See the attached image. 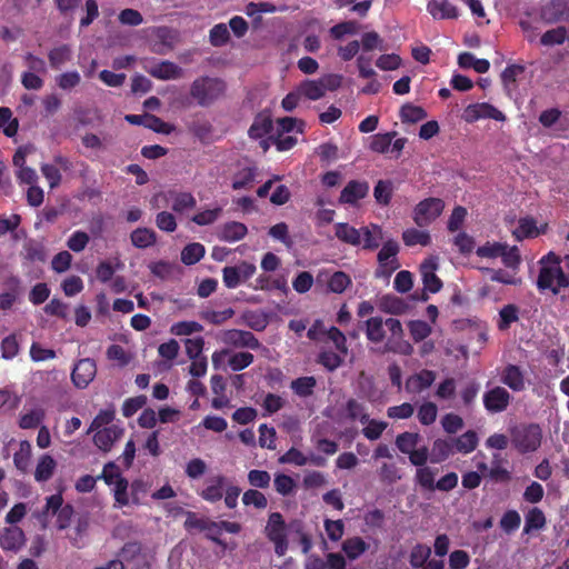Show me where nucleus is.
<instances>
[{"label":"nucleus","mask_w":569,"mask_h":569,"mask_svg":"<svg viewBox=\"0 0 569 569\" xmlns=\"http://www.w3.org/2000/svg\"><path fill=\"white\" fill-rule=\"evenodd\" d=\"M521 523V518L518 511L508 510L500 519V527L506 533L516 531Z\"/></svg>","instance_id":"obj_64"},{"label":"nucleus","mask_w":569,"mask_h":569,"mask_svg":"<svg viewBox=\"0 0 569 569\" xmlns=\"http://www.w3.org/2000/svg\"><path fill=\"white\" fill-rule=\"evenodd\" d=\"M443 209L445 201L442 199L426 198L413 208L412 220L419 228L428 227L441 216Z\"/></svg>","instance_id":"obj_5"},{"label":"nucleus","mask_w":569,"mask_h":569,"mask_svg":"<svg viewBox=\"0 0 569 569\" xmlns=\"http://www.w3.org/2000/svg\"><path fill=\"white\" fill-rule=\"evenodd\" d=\"M204 253L206 249L203 244L199 242H192L182 249L181 261L187 266H191L199 262L203 258Z\"/></svg>","instance_id":"obj_38"},{"label":"nucleus","mask_w":569,"mask_h":569,"mask_svg":"<svg viewBox=\"0 0 569 569\" xmlns=\"http://www.w3.org/2000/svg\"><path fill=\"white\" fill-rule=\"evenodd\" d=\"M569 12L567 0H549L540 8V19L548 24L563 20Z\"/></svg>","instance_id":"obj_11"},{"label":"nucleus","mask_w":569,"mask_h":569,"mask_svg":"<svg viewBox=\"0 0 569 569\" xmlns=\"http://www.w3.org/2000/svg\"><path fill=\"white\" fill-rule=\"evenodd\" d=\"M317 380L313 376L300 377L291 381L290 388L295 395L307 398L313 395Z\"/></svg>","instance_id":"obj_33"},{"label":"nucleus","mask_w":569,"mask_h":569,"mask_svg":"<svg viewBox=\"0 0 569 569\" xmlns=\"http://www.w3.org/2000/svg\"><path fill=\"white\" fill-rule=\"evenodd\" d=\"M290 528L283 516L278 512H271L268 517L267 525L264 527V535L270 542L274 546V552L278 557H283L289 548L287 538V530Z\"/></svg>","instance_id":"obj_4"},{"label":"nucleus","mask_w":569,"mask_h":569,"mask_svg":"<svg viewBox=\"0 0 569 569\" xmlns=\"http://www.w3.org/2000/svg\"><path fill=\"white\" fill-rule=\"evenodd\" d=\"M97 375V365L93 359H80L72 372L71 380L77 388L83 389L94 379Z\"/></svg>","instance_id":"obj_9"},{"label":"nucleus","mask_w":569,"mask_h":569,"mask_svg":"<svg viewBox=\"0 0 569 569\" xmlns=\"http://www.w3.org/2000/svg\"><path fill=\"white\" fill-rule=\"evenodd\" d=\"M361 244L365 250H376L383 239L382 229L376 223L361 227Z\"/></svg>","instance_id":"obj_23"},{"label":"nucleus","mask_w":569,"mask_h":569,"mask_svg":"<svg viewBox=\"0 0 569 569\" xmlns=\"http://www.w3.org/2000/svg\"><path fill=\"white\" fill-rule=\"evenodd\" d=\"M50 67L54 70H59L62 66L71 61L72 50L69 44H61L51 49L48 53Z\"/></svg>","instance_id":"obj_28"},{"label":"nucleus","mask_w":569,"mask_h":569,"mask_svg":"<svg viewBox=\"0 0 569 569\" xmlns=\"http://www.w3.org/2000/svg\"><path fill=\"white\" fill-rule=\"evenodd\" d=\"M31 458V445L27 440L19 443V450L13 455V463L16 468L22 472L27 471Z\"/></svg>","instance_id":"obj_45"},{"label":"nucleus","mask_w":569,"mask_h":569,"mask_svg":"<svg viewBox=\"0 0 569 569\" xmlns=\"http://www.w3.org/2000/svg\"><path fill=\"white\" fill-rule=\"evenodd\" d=\"M438 472V469L422 466L417 467L416 475H415V481L417 485H419L421 488L428 490V491H435V478Z\"/></svg>","instance_id":"obj_35"},{"label":"nucleus","mask_w":569,"mask_h":569,"mask_svg":"<svg viewBox=\"0 0 569 569\" xmlns=\"http://www.w3.org/2000/svg\"><path fill=\"white\" fill-rule=\"evenodd\" d=\"M210 42L213 47H222L230 39V32L224 23H218L210 30Z\"/></svg>","instance_id":"obj_62"},{"label":"nucleus","mask_w":569,"mask_h":569,"mask_svg":"<svg viewBox=\"0 0 569 569\" xmlns=\"http://www.w3.org/2000/svg\"><path fill=\"white\" fill-rule=\"evenodd\" d=\"M366 325V337L373 343H380L386 337L383 329L385 321L381 317H371L365 321Z\"/></svg>","instance_id":"obj_30"},{"label":"nucleus","mask_w":569,"mask_h":569,"mask_svg":"<svg viewBox=\"0 0 569 569\" xmlns=\"http://www.w3.org/2000/svg\"><path fill=\"white\" fill-rule=\"evenodd\" d=\"M253 360L254 357L252 353L242 351L232 355L228 360V365L233 371H241L249 367Z\"/></svg>","instance_id":"obj_63"},{"label":"nucleus","mask_w":569,"mask_h":569,"mask_svg":"<svg viewBox=\"0 0 569 569\" xmlns=\"http://www.w3.org/2000/svg\"><path fill=\"white\" fill-rule=\"evenodd\" d=\"M402 241L407 247H413L417 244L427 247L431 243V236L427 230L409 228L402 232Z\"/></svg>","instance_id":"obj_31"},{"label":"nucleus","mask_w":569,"mask_h":569,"mask_svg":"<svg viewBox=\"0 0 569 569\" xmlns=\"http://www.w3.org/2000/svg\"><path fill=\"white\" fill-rule=\"evenodd\" d=\"M197 200L190 192H179L173 198L172 210L182 213L186 210H191L196 207Z\"/></svg>","instance_id":"obj_52"},{"label":"nucleus","mask_w":569,"mask_h":569,"mask_svg":"<svg viewBox=\"0 0 569 569\" xmlns=\"http://www.w3.org/2000/svg\"><path fill=\"white\" fill-rule=\"evenodd\" d=\"M226 90L227 84L222 79L202 76L192 81L189 93L198 106L207 108L222 98Z\"/></svg>","instance_id":"obj_1"},{"label":"nucleus","mask_w":569,"mask_h":569,"mask_svg":"<svg viewBox=\"0 0 569 569\" xmlns=\"http://www.w3.org/2000/svg\"><path fill=\"white\" fill-rule=\"evenodd\" d=\"M273 486L274 490L281 496H289L293 493L297 487L293 478L284 473L276 475Z\"/></svg>","instance_id":"obj_54"},{"label":"nucleus","mask_w":569,"mask_h":569,"mask_svg":"<svg viewBox=\"0 0 569 569\" xmlns=\"http://www.w3.org/2000/svg\"><path fill=\"white\" fill-rule=\"evenodd\" d=\"M482 401L489 413H500L510 406L512 396L506 388L496 386L483 393Z\"/></svg>","instance_id":"obj_8"},{"label":"nucleus","mask_w":569,"mask_h":569,"mask_svg":"<svg viewBox=\"0 0 569 569\" xmlns=\"http://www.w3.org/2000/svg\"><path fill=\"white\" fill-rule=\"evenodd\" d=\"M427 111L420 107L411 103H406L400 109V119L402 122L416 123L427 118Z\"/></svg>","instance_id":"obj_39"},{"label":"nucleus","mask_w":569,"mask_h":569,"mask_svg":"<svg viewBox=\"0 0 569 569\" xmlns=\"http://www.w3.org/2000/svg\"><path fill=\"white\" fill-rule=\"evenodd\" d=\"M202 325L197 321H179L171 326V333L174 336H190L194 332H201Z\"/></svg>","instance_id":"obj_61"},{"label":"nucleus","mask_w":569,"mask_h":569,"mask_svg":"<svg viewBox=\"0 0 569 569\" xmlns=\"http://www.w3.org/2000/svg\"><path fill=\"white\" fill-rule=\"evenodd\" d=\"M525 72L521 64H509L501 73V81L506 90L510 91L517 87V79Z\"/></svg>","instance_id":"obj_44"},{"label":"nucleus","mask_w":569,"mask_h":569,"mask_svg":"<svg viewBox=\"0 0 569 569\" xmlns=\"http://www.w3.org/2000/svg\"><path fill=\"white\" fill-rule=\"evenodd\" d=\"M455 445L452 439H436L432 443L431 451H429V459L431 463H440L447 460L455 452Z\"/></svg>","instance_id":"obj_22"},{"label":"nucleus","mask_w":569,"mask_h":569,"mask_svg":"<svg viewBox=\"0 0 569 569\" xmlns=\"http://www.w3.org/2000/svg\"><path fill=\"white\" fill-rule=\"evenodd\" d=\"M392 182L390 180H379L373 189L376 201L382 206H388L392 198Z\"/></svg>","instance_id":"obj_46"},{"label":"nucleus","mask_w":569,"mask_h":569,"mask_svg":"<svg viewBox=\"0 0 569 569\" xmlns=\"http://www.w3.org/2000/svg\"><path fill=\"white\" fill-rule=\"evenodd\" d=\"M437 268V262L431 258L426 259L420 264V273L423 282V288L430 293L439 292L443 286L441 279L436 274Z\"/></svg>","instance_id":"obj_12"},{"label":"nucleus","mask_w":569,"mask_h":569,"mask_svg":"<svg viewBox=\"0 0 569 569\" xmlns=\"http://www.w3.org/2000/svg\"><path fill=\"white\" fill-rule=\"evenodd\" d=\"M500 320L498 328L500 330H507L511 323L518 321V307L516 305H507L499 311Z\"/></svg>","instance_id":"obj_57"},{"label":"nucleus","mask_w":569,"mask_h":569,"mask_svg":"<svg viewBox=\"0 0 569 569\" xmlns=\"http://www.w3.org/2000/svg\"><path fill=\"white\" fill-rule=\"evenodd\" d=\"M500 380L515 392H521L526 389L525 372L517 365H507L501 372Z\"/></svg>","instance_id":"obj_16"},{"label":"nucleus","mask_w":569,"mask_h":569,"mask_svg":"<svg viewBox=\"0 0 569 569\" xmlns=\"http://www.w3.org/2000/svg\"><path fill=\"white\" fill-rule=\"evenodd\" d=\"M539 234L536 220L533 218H521L518 227L512 231L516 240L521 241L526 238H535Z\"/></svg>","instance_id":"obj_36"},{"label":"nucleus","mask_w":569,"mask_h":569,"mask_svg":"<svg viewBox=\"0 0 569 569\" xmlns=\"http://www.w3.org/2000/svg\"><path fill=\"white\" fill-rule=\"evenodd\" d=\"M567 39V29L563 26L547 30L540 38V43L546 47L562 44Z\"/></svg>","instance_id":"obj_47"},{"label":"nucleus","mask_w":569,"mask_h":569,"mask_svg":"<svg viewBox=\"0 0 569 569\" xmlns=\"http://www.w3.org/2000/svg\"><path fill=\"white\" fill-rule=\"evenodd\" d=\"M131 242L136 248L146 249L157 241V233L149 228H137L130 234Z\"/></svg>","instance_id":"obj_32"},{"label":"nucleus","mask_w":569,"mask_h":569,"mask_svg":"<svg viewBox=\"0 0 569 569\" xmlns=\"http://www.w3.org/2000/svg\"><path fill=\"white\" fill-rule=\"evenodd\" d=\"M452 440L455 445V450L463 455L472 452L477 448L479 442L478 435L473 430H468L458 438H452Z\"/></svg>","instance_id":"obj_29"},{"label":"nucleus","mask_w":569,"mask_h":569,"mask_svg":"<svg viewBox=\"0 0 569 569\" xmlns=\"http://www.w3.org/2000/svg\"><path fill=\"white\" fill-rule=\"evenodd\" d=\"M368 548L366 541L360 537L348 538L342 542V550L349 559H357Z\"/></svg>","instance_id":"obj_41"},{"label":"nucleus","mask_w":569,"mask_h":569,"mask_svg":"<svg viewBox=\"0 0 569 569\" xmlns=\"http://www.w3.org/2000/svg\"><path fill=\"white\" fill-rule=\"evenodd\" d=\"M512 447L521 455L535 452L541 445L542 430L538 423H519L509 428Z\"/></svg>","instance_id":"obj_2"},{"label":"nucleus","mask_w":569,"mask_h":569,"mask_svg":"<svg viewBox=\"0 0 569 569\" xmlns=\"http://www.w3.org/2000/svg\"><path fill=\"white\" fill-rule=\"evenodd\" d=\"M438 408L436 403L427 401L422 403L418 409V420L423 426L432 425L437 419Z\"/></svg>","instance_id":"obj_56"},{"label":"nucleus","mask_w":569,"mask_h":569,"mask_svg":"<svg viewBox=\"0 0 569 569\" xmlns=\"http://www.w3.org/2000/svg\"><path fill=\"white\" fill-rule=\"evenodd\" d=\"M546 526V517L541 509L533 507L525 517L523 533L540 530Z\"/></svg>","instance_id":"obj_37"},{"label":"nucleus","mask_w":569,"mask_h":569,"mask_svg":"<svg viewBox=\"0 0 569 569\" xmlns=\"http://www.w3.org/2000/svg\"><path fill=\"white\" fill-rule=\"evenodd\" d=\"M244 506H253L257 509H264L268 506L266 496L257 489H248L242 495Z\"/></svg>","instance_id":"obj_59"},{"label":"nucleus","mask_w":569,"mask_h":569,"mask_svg":"<svg viewBox=\"0 0 569 569\" xmlns=\"http://www.w3.org/2000/svg\"><path fill=\"white\" fill-rule=\"evenodd\" d=\"M351 284L350 277L343 271H336L328 281V288L335 293H342Z\"/></svg>","instance_id":"obj_58"},{"label":"nucleus","mask_w":569,"mask_h":569,"mask_svg":"<svg viewBox=\"0 0 569 569\" xmlns=\"http://www.w3.org/2000/svg\"><path fill=\"white\" fill-rule=\"evenodd\" d=\"M369 192V184L367 181L351 180L342 189L339 202L342 204H356L359 200L363 199Z\"/></svg>","instance_id":"obj_15"},{"label":"nucleus","mask_w":569,"mask_h":569,"mask_svg":"<svg viewBox=\"0 0 569 569\" xmlns=\"http://www.w3.org/2000/svg\"><path fill=\"white\" fill-rule=\"evenodd\" d=\"M409 332L415 342H420L430 336L432 329L423 320H411L408 323Z\"/></svg>","instance_id":"obj_51"},{"label":"nucleus","mask_w":569,"mask_h":569,"mask_svg":"<svg viewBox=\"0 0 569 569\" xmlns=\"http://www.w3.org/2000/svg\"><path fill=\"white\" fill-rule=\"evenodd\" d=\"M436 380V372L429 369H422L417 373L409 376L405 383L408 393H420L432 386Z\"/></svg>","instance_id":"obj_13"},{"label":"nucleus","mask_w":569,"mask_h":569,"mask_svg":"<svg viewBox=\"0 0 569 569\" xmlns=\"http://www.w3.org/2000/svg\"><path fill=\"white\" fill-rule=\"evenodd\" d=\"M537 287L540 291L550 290L553 295H558L561 288L569 287V277L561 266H541Z\"/></svg>","instance_id":"obj_6"},{"label":"nucleus","mask_w":569,"mask_h":569,"mask_svg":"<svg viewBox=\"0 0 569 569\" xmlns=\"http://www.w3.org/2000/svg\"><path fill=\"white\" fill-rule=\"evenodd\" d=\"M361 230L347 222H338L335 224V236L343 243L358 247L361 244Z\"/></svg>","instance_id":"obj_24"},{"label":"nucleus","mask_w":569,"mask_h":569,"mask_svg":"<svg viewBox=\"0 0 569 569\" xmlns=\"http://www.w3.org/2000/svg\"><path fill=\"white\" fill-rule=\"evenodd\" d=\"M346 411L348 418L352 421L359 419L363 425L369 421V415L365 411L363 405L358 402L356 399L351 398L347 401Z\"/></svg>","instance_id":"obj_55"},{"label":"nucleus","mask_w":569,"mask_h":569,"mask_svg":"<svg viewBox=\"0 0 569 569\" xmlns=\"http://www.w3.org/2000/svg\"><path fill=\"white\" fill-rule=\"evenodd\" d=\"M257 176V169L254 167H246L238 170L232 179V189L242 190L249 189Z\"/></svg>","instance_id":"obj_34"},{"label":"nucleus","mask_w":569,"mask_h":569,"mask_svg":"<svg viewBox=\"0 0 569 569\" xmlns=\"http://www.w3.org/2000/svg\"><path fill=\"white\" fill-rule=\"evenodd\" d=\"M24 532L19 527L4 528L0 533V547L4 551H19L24 545Z\"/></svg>","instance_id":"obj_18"},{"label":"nucleus","mask_w":569,"mask_h":569,"mask_svg":"<svg viewBox=\"0 0 569 569\" xmlns=\"http://www.w3.org/2000/svg\"><path fill=\"white\" fill-rule=\"evenodd\" d=\"M148 73L156 79L171 80L182 77V69L171 61H160L147 69Z\"/></svg>","instance_id":"obj_19"},{"label":"nucleus","mask_w":569,"mask_h":569,"mask_svg":"<svg viewBox=\"0 0 569 569\" xmlns=\"http://www.w3.org/2000/svg\"><path fill=\"white\" fill-rule=\"evenodd\" d=\"M379 307L383 312L390 315H401L407 310V303L401 298L390 295L381 298Z\"/></svg>","instance_id":"obj_42"},{"label":"nucleus","mask_w":569,"mask_h":569,"mask_svg":"<svg viewBox=\"0 0 569 569\" xmlns=\"http://www.w3.org/2000/svg\"><path fill=\"white\" fill-rule=\"evenodd\" d=\"M397 132H387V133H377L372 136L370 149L378 153H386L388 152L393 138L396 137Z\"/></svg>","instance_id":"obj_49"},{"label":"nucleus","mask_w":569,"mask_h":569,"mask_svg":"<svg viewBox=\"0 0 569 569\" xmlns=\"http://www.w3.org/2000/svg\"><path fill=\"white\" fill-rule=\"evenodd\" d=\"M427 11L433 19H457L459 16L458 9L448 0H429Z\"/></svg>","instance_id":"obj_20"},{"label":"nucleus","mask_w":569,"mask_h":569,"mask_svg":"<svg viewBox=\"0 0 569 569\" xmlns=\"http://www.w3.org/2000/svg\"><path fill=\"white\" fill-rule=\"evenodd\" d=\"M317 361L328 371L332 372L342 365L343 358L335 351L323 350L318 355Z\"/></svg>","instance_id":"obj_50"},{"label":"nucleus","mask_w":569,"mask_h":569,"mask_svg":"<svg viewBox=\"0 0 569 569\" xmlns=\"http://www.w3.org/2000/svg\"><path fill=\"white\" fill-rule=\"evenodd\" d=\"M421 439L418 432L405 431L399 433L396 438V447L401 453L408 455L409 461L416 467H422L429 459V448L422 446L417 449Z\"/></svg>","instance_id":"obj_3"},{"label":"nucleus","mask_w":569,"mask_h":569,"mask_svg":"<svg viewBox=\"0 0 569 569\" xmlns=\"http://www.w3.org/2000/svg\"><path fill=\"white\" fill-rule=\"evenodd\" d=\"M272 128L273 123L270 113L268 111H261L254 117L248 130V134L251 139H261L270 133Z\"/></svg>","instance_id":"obj_21"},{"label":"nucleus","mask_w":569,"mask_h":569,"mask_svg":"<svg viewBox=\"0 0 569 569\" xmlns=\"http://www.w3.org/2000/svg\"><path fill=\"white\" fill-rule=\"evenodd\" d=\"M124 119L130 124L143 126L144 128H148L157 133L169 134L173 130L172 124L164 122L161 118L150 113L127 114Z\"/></svg>","instance_id":"obj_10"},{"label":"nucleus","mask_w":569,"mask_h":569,"mask_svg":"<svg viewBox=\"0 0 569 569\" xmlns=\"http://www.w3.org/2000/svg\"><path fill=\"white\" fill-rule=\"evenodd\" d=\"M57 468L56 460L50 455H42L37 463L36 470H34V479L38 482H46L54 473V470Z\"/></svg>","instance_id":"obj_27"},{"label":"nucleus","mask_w":569,"mask_h":569,"mask_svg":"<svg viewBox=\"0 0 569 569\" xmlns=\"http://www.w3.org/2000/svg\"><path fill=\"white\" fill-rule=\"evenodd\" d=\"M399 244L397 241L390 239L387 240L380 251L377 254V260L379 264H385V262H390L391 259H397V254L399 253Z\"/></svg>","instance_id":"obj_60"},{"label":"nucleus","mask_w":569,"mask_h":569,"mask_svg":"<svg viewBox=\"0 0 569 569\" xmlns=\"http://www.w3.org/2000/svg\"><path fill=\"white\" fill-rule=\"evenodd\" d=\"M431 555V548L427 545L418 543L416 545L410 553V565L413 568H421L428 561Z\"/></svg>","instance_id":"obj_53"},{"label":"nucleus","mask_w":569,"mask_h":569,"mask_svg":"<svg viewBox=\"0 0 569 569\" xmlns=\"http://www.w3.org/2000/svg\"><path fill=\"white\" fill-rule=\"evenodd\" d=\"M226 342L238 348H249L258 350L261 347L260 341L251 331L232 329L226 333Z\"/></svg>","instance_id":"obj_17"},{"label":"nucleus","mask_w":569,"mask_h":569,"mask_svg":"<svg viewBox=\"0 0 569 569\" xmlns=\"http://www.w3.org/2000/svg\"><path fill=\"white\" fill-rule=\"evenodd\" d=\"M123 431L122 428L116 425L98 429L93 436V442L100 450L108 452L114 442L122 437Z\"/></svg>","instance_id":"obj_14"},{"label":"nucleus","mask_w":569,"mask_h":569,"mask_svg":"<svg viewBox=\"0 0 569 569\" xmlns=\"http://www.w3.org/2000/svg\"><path fill=\"white\" fill-rule=\"evenodd\" d=\"M248 233L244 223L238 221L226 222L220 230L219 238L226 242H236L243 239Z\"/></svg>","instance_id":"obj_26"},{"label":"nucleus","mask_w":569,"mask_h":569,"mask_svg":"<svg viewBox=\"0 0 569 569\" xmlns=\"http://www.w3.org/2000/svg\"><path fill=\"white\" fill-rule=\"evenodd\" d=\"M298 91L300 94H302L307 99L313 100V101L321 99L326 94L319 79L318 80H305L299 86Z\"/></svg>","instance_id":"obj_40"},{"label":"nucleus","mask_w":569,"mask_h":569,"mask_svg":"<svg viewBox=\"0 0 569 569\" xmlns=\"http://www.w3.org/2000/svg\"><path fill=\"white\" fill-rule=\"evenodd\" d=\"M234 315V310L232 308H227L222 311H216L211 309L202 310L200 312V318L212 325H222Z\"/></svg>","instance_id":"obj_48"},{"label":"nucleus","mask_w":569,"mask_h":569,"mask_svg":"<svg viewBox=\"0 0 569 569\" xmlns=\"http://www.w3.org/2000/svg\"><path fill=\"white\" fill-rule=\"evenodd\" d=\"M0 128L7 137H13L18 132V119H12V111L8 107H0Z\"/></svg>","instance_id":"obj_43"},{"label":"nucleus","mask_w":569,"mask_h":569,"mask_svg":"<svg viewBox=\"0 0 569 569\" xmlns=\"http://www.w3.org/2000/svg\"><path fill=\"white\" fill-rule=\"evenodd\" d=\"M227 478L222 475L214 476L210 479V483L201 490L200 497L211 503L220 501L223 497V487Z\"/></svg>","instance_id":"obj_25"},{"label":"nucleus","mask_w":569,"mask_h":569,"mask_svg":"<svg viewBox=\"0 0 569 569\" xmlns=\"http://www.w3.org/2000/svg\"><path fill=\"white\" fill-rule=\"evenodd\" d=\"M386 328L390 331V337L383 346L382 352H393L405 356L411 355L413 348L407 341H403V329L401 322L396 318L385 320Z\"/></svg>","instance_id":"obj_7"}]
</instances>
